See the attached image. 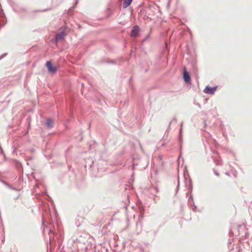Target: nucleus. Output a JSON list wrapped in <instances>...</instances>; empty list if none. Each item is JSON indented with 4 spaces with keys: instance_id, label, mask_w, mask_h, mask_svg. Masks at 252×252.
<instances>
[{
    "instance_id": "obj_1",
    "label": "nucleus",
    "mask_w": 252,
    "mask_h": 252,
    "mask_svg": "<svg viewBox=\"0 0 252 252\" xmlns=\"http://www.w3.org/2000/svg\"><path fill=\"white\" fill-rule=\"evenodd\" d=\"M46 65L48 71L51 73H55L57 71V67L56 66H53L51 61L47 62Z\"/></svg>"
},
{
    "instance_id": "obj_2",
    "label": "nucleus",
    "mask_w": 252,
    "mask_h": 252,
    "mask_svg": "<svg viewBox=\"0 0 252 252\" xmlns=\"http://www.w3.org/2000/svg\"><path fill=\"white\" fill-rule=\"evenodd\" d=\"M217 87H211L210 86H206L204 90V92L208 94H214L216 92Z\"/></svg>"
},
{
    "instance_id": "obj_3",
    "label": "nucleus",
    "mask_w": 252,
    "mask_h": 252,
    "mask_svg": "<svg viewBox=\"0 0 252 252\" xmlns=\"http://www.w3.org/2000/svg\"><path fill=\"white\" fill-rule=\"evenodd\" d=\"M183 77L185 82L189 83L190 81V77L188 72L186 70L185 68L184 69Z\"/></svg>"
},
{
    "instance_id": "obj_4",
    "label": "nucleus",
    "mask_w": 252,
    "mask_h": 252,
    "mask_svg": "<svg viewBox=\"0 0 252 252\" xmlns=\"http://www.w3.org/2000/svg\"><path fill=\"white\" fill-rule=\"evenodd\" d=\"M139 31V27L137 26L133 27L131 31V36L134 37L136 36L138 34Z\"/></svg>"
},
{
    "instance_id": "obj_5",
    "label": "nucleus",
    "mask_w": 252,
    "mask_h": 252,
    "mask_svg": "<svg viewBox=\"0 0 252 252\" xmlns=\"http://www.w3.org/2000/svg\"><path fill=\"white\" fill-rule=\"evenodd\" d=\"M65 35V34L64 32H62L61 33L57 34L56 36V42L62 39Z\"/></svg>"
},
{
    "instance_id": "obj_6",
    "label": "nucleus",
    "mask_w": 252,
    "mask_h": 252,
    "mask_svg": "<svg viewBox=\"0 0 252 252\" xmlns=\"http://www.w3.org/2000/svg\"><path fill=\"white\" fill-rule=\"evenodd\" d=\"M46 125L49 127H52L53 126V121L50 119H47L46 122Z\"/></svg>"
},
{
    "instance_id": "obj_7",
    "label": "nucleus",
    "mask_w": 252,
    "mask_h": 252,
    "mask_svg": "<svg viewBox=\"0 0 252 252\" xmlns=\"http://www.w3.org/2000/svg\"><path fill=\"white\" fill-rule=\"evenodd\" d=\"M132 0H124L123 6L125 8L128 7L131 3Z\"/></svg>"
}]
</instances>
